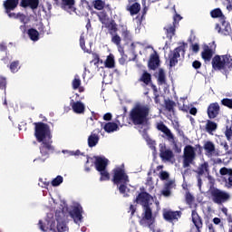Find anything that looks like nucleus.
I'll use <instances>...</instances> for the list:
<instances>
[{
	"label": "nucleus",
	"mask_w": 232,
	"mask_h": 232,
	"mask_svg": "<svg viewBox=\"0 0 232 232\" xmlns=\"http://www.w3.org/2000/svg\"><path fill=\"white\" fill-rule=\"evenodd\" d=\"M135 202L140 204L143 209L141 219L140 220V226L149 227V229L154 231L156 218L159 217V212L160 211V203L146 192L140 193Z\"/></svg>",
	"instance_id": "nucleus-1"
},
{
	"label": "nucleus",
	"mask_w": 232,
	"mask_h": 232,
	"mask_svg": "<svg viewBox=\"0 0 232 232\" xmlns=\"http://www.w3.org/2000/svg\"><path fill=\"white\" fill-rule=\"evenodd\" d=\"M61 206L60 209H56L55 212V218H53V214H47V218L45 219V222L43 225V221H39V226L41 231L44 232H66L68 231V227L64 224L63 221V218L64 217V211L68 210V207H66L65 203L57 204L54 203V211L56 208H59Z\"/></svg>",
	"instance_id": "nucleus-2"
},
{
	"label": "nucleus",
	"mask_w": 232,
	"mask_h": 232,
	"mask_svg": "<svg viewBox=\"0 0 232 232\" xmlns=\"http://www.w3.org/2000/svg\"><path fill=\"white\" fill-rule=\"evenodd\" d=\"M34 137H36L38 142H42L40 146V153L45 157V159H48V155L53 151L50 127L43 122L34 123Z\"/></svg>",
	"instance_id": "nucleus-3"
},
{
	"label": "nucleus",
	"mask_w": 232,
	"mask_h": 232,
	"mask_svg": "<svg viewBox=\"0 0 232 232\" xmlns=\"http://www.w3.org/2000/svg\"><path fill=\"white\" fill-rule=\"evenodd\" d=\"M150 115V105L138 102L130 112V119L136 126L148 121Z\"/></svg>",
	"instance_id": "nucleus-4"
},
{
	"label": "nucleus",
	"mask_w": 232,
	"mask_h": 232,
	"mask_svg": "<svg viewBox=\"0 0 232 232\" xmlns=\"http://www.w3.org/2000/svg\"><path fill=\"white\" fill-rule=\"evenodd\" d=\"M113 173V183L116 184L120 193L123 197H128V193H130V188H128V184H130L128 174L121 168L114 169Z\"/></svg>",
	"instance_id": "nucleus-5"
},
{
	"label": "nucleus",
	"mask_w": 232,
	"mask_h": 232,
	"mask_svg": "<svg viewBox=\"0 0 232 232\" xmlns=\"http://www.w3.org/2000/svg\"><path fill=\"white\" fill-rule=\"evenodd\" d=\"M202 151V147L200 145H186L183 149V156H182V164L183 168H189L195 160L197 159V155Z\"/></svg>",
	"instance_id": "nucleus-6"
},
{
	"label": "nucleus",
	"mask_w": 232,
	"mask_h": 232,
	"mask_svg": "<svg viewBox=\"0 0 232 232\" xmlns=\"http://www.w3.org/2000/svg\"><path fill=\"white\" fill-rule=\"evenodd\" d=\"M210 198L212 202H214V204L222 206V204H226V202H229V200L231 199V194L222 189L212 188L210 190Z\"/></svg>",
	"instance_id": "nucleus-7"
},
{
	"label": "nucleus",
	"mask_w": 232,
	"mask_h": 232,
	"mask_svg": "<svg viewBox=\"0 0 232 232\" xmlns=\"http://www.w3.org/2000/svg\"><path fill=\"white\" fill-rule=\"evenodd\" d=\"M94 159L95 168L101 174L100 180H110V173H108V170H106V167L108 166V159L104 157H94Z\"/></svg>",
	"instance_id": "nucleus-8"
},
{
	"label": "nucleus",
	"mask_w": 232,
	"mask_h": 232,
	"mask_svg": "<svg viewBox=\"0 0 232 232\" xmlns=\"http://www.w3.org/2000/svg\"><path fill=\"white\" fill-rule=\"evenodd\" d=\"M232 58L229 55H217L212 60V67L214 70H222V68H231Z\"/></svg>",
	"instance_id": "nucleus-9"
},
{
	"label": "nucleus",
	"mask_w": 232,
	"mask_h": 232,
	"mask_svg": "<svg viewBox=\"0 0 232 232\" xmlns=\"http://www.w3.org/2000/svg\"><path fill=\"white\" fill-rule=\"evenodd\" d=\"M96 15L98 16L99 21L105 26V28L110 30L111 34V32H117V25H115L114 23H110V18L108 17L106 12H98L96 13Z\"/></svg>",
	"instance_id": "nucleus-10"
},
{
	"label": "nucleus",
	"mask_w": 232,
	"mask_h": 232,
	"mask_svg": "<svg viewBox=\"0 0 232 232\" xmlns=\"http://www.w3.org/2000/svg\"><path fill=\"white\" fill-rule=\"evenodd\" d=\"M184 53H186L185 44H181L174 49V51L171 52L169 56L170 66H175L177 63H179V57H180V55H184Z\"/></svg>",
	"instance_id": "nucleus-11"
},
{
	"label": "nucleus",
	"mask_w": 232,
	"mask_h": 232,
	"mask_svg": "<svg viewBox=\"0 0 232 232\" xmlns=\"http://www.w3.org/2000/svg\"><path fill=\"white\" fill-rule=\"evenodd\" d=\"M198 173V186L199 189L202 188V179L200 177H208L209 175V164L208 162H204L198 168L197 171Z\"/></svg>",
	"instance_id": "nucleus-12"
},
{
	"label": "nucleus",
	"mask_w": 232,
	"mask_h": 232,
	"mask_svg": "<svg viewBox=\"0 0 232 232\" xmlns=\"http://www.w3.org/2000/svg\"><path fill=\"white\" fill-rule=\"evenodd\" d=\"M70 215L75 224L79 226L82 222V207L79 203L74 204Z\"/></svg>",
	"instance_id": "nucleus-13"
},
{
	"label": "nucleus",
	"mask_w": 232,
	"mask_h": 232,
	"mask_svg": "<svg viewBox=\"0 0 232 232\" xmlns=\"http://www.w3.org/2000/svg\"><path fill=\"white\" fill-rule=\"evenodd\" d=\"M181 19H182V16H180V14H176L174 15L173 24H170L164 27V30L166 31L167 37H169V39H171V37H173V35H175V28L177 27L179 21H180Z\"/></svg>",
	"instance_id": "nucleus-14"
},
{
	"label": "nucleus",
	"mask_w": 232,
	"mask_h": 232,
	"mask_svg": "<svg viewBox=\"0 0 232 232\" xmlns=\"http://www.w3.org/2000/svg\"><path fill=\"white\" fill-rule=\"evenodd\" d=\"M160 157L165 162H170L171 159H173V151L171 150L166 148V144L160 143Z\"/></svg>",
	"instance_id": "nucleus-15"
},
{
	"label": "nucleus",
	"mask_w": 232,
	"mask_h": 232,
	"mask_svg": "<svg viewBox=\"0 0 232 232\" xmlns=\"http://www.w3.org/2000/svg\"><path fill=\"white\" fill-rule=\"evenodd\" d=\"M219 172L223 177V180H225L226 188H232V169L224 167L220 169Z\"/></svg>",
	"instance_id": "nucleus-16"
},
{
	"label": "nucleus",
	"mask_w": 232,
	"mask_h": 232,
	"mask_svg": "<svg viewBox=\"0 0 232 232\" xmlns=\"http://www.w3.org/2000/svg\"><path fill=\"white\" fill-rule=\"evenodd\" d=\"M216 30L222 35H231L232 34L231 25L226 21H223L221 25L217 24Z\"/></svg>",
	"instance_id": "nucleus-17"
},
{
	"label": "nucleus",
	"mask_w": 232,
	"mask_h": 232,
	"mask_svg": "<svg viewBox=\"0 0 232 232\" xmlns=\"http://www.w3.org/2000/svg\"><path fill=\"white\" fill-rule=\"evenodd\" d=\"M17 5H19V0H5L4 2V8L5 9V13L9 17L10 14H14L11 12L12 10H15V8H17Z\"/></svg>",
	"instance_id": "nucleus-18"
},
{
	"label": "nucleus",
	"mask_w": 232,
	"mask_h": 232,
	"mask_svg": "<svg viewBox=\"0 0 232 232\" xmlns=\"http://www.w3.org/2000/svg\"><path fill=\"white\" fill-rule=\"evenodd\" d=\"M70 105L72 108V111H74V113H84V110H86V105L79 101L75 102L73 100H71Z\"/></svg>",
	"instance_id": "nucleus-19"
},
{
	"label": "nucleus",
	"mask_w": 232,
	"mask_h": 232,
	"mask_svg": "<svg viewBox=\"0 0 232 232\" xmlns=\"http://www.w3.org/2000/svg\"><path fill=\"white\" fill-rule=\"evenodd\" d=\"M218 111H220V106L218 103H211L208 108V115L209 119H215L218 115Z\"/></svg>",
	"instance_id": "nucleus-20"
},
{
	"label": "nucleus",
	"mask_w": 232,
	"mask_h": 232,
	"mask_svg": "<svg viewBox=\"0 0 232 232\" xmlns=\"http://www.w3.org/2000/svg\"><path fill=\"white\" fill-rule=\"evenodd\" d=\"M63 8L69 14L75 12V0H62Z\"/></svg>",
	"instance_id": "nucleus-21"
},
{
	"label": "nucleus",
	"mask_w": 232,
	"mask_h": 232,
	"mask_svg": "<svg viewBox=\"0 0 232 232\" xmlns=\"http://www.w3.org/2000/svg\"><path fill=\"white\" fill-rule=\"evenodd\" d=\"M163 218H165V220H177L178 218H180V212H179V211L173 212L170 210H164Z\"/></svg>",
	"instance_id": "nucleus-22"
},
{
	"label": "nucleus",
	"mask_w": 232,
	"mask_h": 232,
	"mask_svg": "<svg viewBox=\"0 0 232 232\" xmlns=\"http://www.w3.org/2000/svg\"><path fill=\"white\" fill-rule=\"evenodd\" d=\"M157 129L164 133L169 140H173V133L169 130L163 122L157 123Z\"/></svg>",
	"instance_id": "nucleus-23"
},
{
	"label": "nucleus",
	"mask_w": 232,
	"mask_h": 232,
	"mask_svg": "<svg viewBox=\"0 0 232 232\" xmlns=\"http://www.w3.org/2000/svg\"><path fill=\"white\" fill-rule=\"evenodd\" d=\"M127 10L130 12V15H137L140 12V4L137 2L130 3L127 5Z\"/></svg>",
	"instance_id": "nucleus-24"
},
{
	"label": "nucleus",
	"mask_w": 232,
	"mask_h": 232,
	"mask_svg": "<svg viewBox=\"0 0 232 232\" xmlns=\"http://www.w3.org/2000/svg\"><path fill=\"white\" fill-rule=\"evenodd\" d=\"M20 6H23V8L29 6V8L35 10L39 6V0H22Z\"/></svg>",
	"instance_id": "nucleus-25"
},
{
	"label": "nucleus",
	"mask_w": 232,
	"mask_h": 232,
	"mask_svg": "<svg viewBox=\"0 0 232 232\" xmlns=\"http://www.w3.org/2000/svg\"><path fill=\"white\" fill-rule=\"evenodd\" d=\"M173 188H175V182H167L164 188L161 190V195H163V197H169V195H171V189H173Z\"/></svg>",
	"instance_id": "nucleus-26"
},
{
	"label": "nucleus",
	"mask_w": 232,
	"mask_h": 232,
	"mask_svg": "<svg viewBox=\"0 0 232 232\" xmlns=\"http://www.w3.org/2000/svg\"><path fill=\"white\" fill-rule=\"evenodd\" d=\"M201 56L206 62L211 61V57H213V50L209 49L208 46H205L204 51L201 53Z\"/></svg>",
	"instance_id": "nucleus-27"
},
{
	"label": "nucleus",
	"mask_w": 232,
	"mask_h": 232,
	"mask_svg": "<svg viewBox=\"0 0 232 232\" xmlns=\"http://www.w3.org/2000/svg\"><path fill=\"white\" fill-rule=\"evenodd\" d=\"M97 144H99V135L92 133L88 138V146L89 148H94Z\"/></svg>",
	"instance_id": "nucleus-28"
},
{
	"label": "nucleus",
	"mask_w": 232,
	"mask_h": 232,
	"mask_svg": "<svg viewBox=\"0 0 232 232\" xmlns=\"http://www.w3.org/2000/svg\"><path fill=\"white\" fill-rule=\"evenodd\" d=\"M72 88L73 90H79L80 93H82L84 92V87L81 86V78L78 74L74 76V79L72 80Z\"/></svg>",
	"instance_id": "nucleus-29"
},
{
	"label": "nucleus",
	"mask_w": 232,
	"mask_h": 232,
	"mask_svg": "<svg viewBox=\"0 0 232 232\" xmlns=\"http://www.w3.org/2000/svg\"><path fill=\"white\" fill-rule=\"evenodd\" d=\"M158 67H159V55L152 54L149 61V68H150V70H155Z\"/></svg>",
	"instance_id": "nucleus-30"
},
{
	"label": "nucleus",
	"mask_w": 232,
	"mask_h": 232,
	"mask_svg": "<svg viewBox=\"0 0 232 232\" xmlns=\"http://www.w3.org/2000/svg\"><path fill=\"white\" fill-rule=\"evenodd\" d=\"M104 66L105 68H115V56L112 53L107 56Z\"/></svg>",
	"instance_id": "nucleus-31"
},
{
	"label": "nucleus",
	"mask_w": 232,
	"mask_h": 232,
	"mask_svg": "<svg viewBox=\"0 0 232 232\" xmlns=\"http://www.w3.org/2000/svg\"><path fill=\"white\" fill-rule=\"evenodd\" d=\"M103 129L107 133H113V131H117V130H119V125L114 122H108L103 126Z\"/></svg>",
	"instance_id": "nucleus-32"
},
{
	"label": "nucleus",
	"mask_w": 232,
	"mask_h": 232,
	"mask_svg": "<svg viewBox=\"0 0 232 232\" xmlns=\"http://www.w3.org/2000/svg\"><path fill=\"white\" fill-rule=\"evenodd\" d=\"M204 150L207 151V155L211 157L215 153V144L211 141H208L204 145Z\"/></svg>",
	"instance_id": "nucleus-33"
},
{
	"label": "nucleus",
	"mask_w": 232,
	"mask_h": 232,
	"mask_svg": "<svg viewBox=\"0 0 232 232\" xmlns=\"http://www.w3.org/2000/svg\"><path fill=\"white\" fill-rule=\"evenodd\" d=\"M9 17L13 18V19H19V21H21V23H24V24H26L27 21H26V15L18 13V14H9Z\"/></svg>",
	"instance_id": "nucleus-34"
},
{
	"label": "nucleus",
	"mask_w": 232,
	"mask_h": 232,
	"mask_svg": "<svg viewBox=\"0 0 232 232\" xmlns=\"http://www.w3.org/2000/svg\"><path fill=\"white\" fill-rule=\"evenodd\" d=\"M28 36L31 41H39V32L34 28L28 30Z\"/></svg>",
	"instance_id": "nucleus-35"
},
{
	"label": "nucleus",
	"mask_w": 232,
	"mask_h": 232,
	"mask_svg": "<svg viewBox=\"0 0 232 232\" xmlns=\"http://www.w3.org/2000/svg\"><path fill=\"white\" fill-rule=\"evenodd\" d=\"M179 104V108L181 111L188 113L189 111V106L186 105V98H180Z\"/></svg>",
	"instance_id": "nucleus-36"
},
{
	"label": "nucleus",
	"mask_w": 232,
	"mask_h": 232,
	"mask_svg": "<svg viewBox=\"0 0 232 232\" xmlns=\"http://www.w3.org/2000/svg\"><path fill=\"white\" fill-rule=\"evenodd\" d=\"M206 130L208 133H213L217 130V124L211 121H208L206 124Z\"/></svg>",
	"instance_id": "nucleus-37"
},
{
	"label": "nucleus",
	"mask_w": 232,
	"mask_h": 232,
	"mask_svg": "<svg viewBox=\"0 0 232 232\" xmlns=\"http://www.w3.org/2000/svg\"><path fill=\"white\" fill-rule=\"evenodd\" d=\"M85 44L86 43L84 42V36L83 34H82L80 37V46L82 50H83V52H85L86 53H90L92 52V49L86 48Z\"/></svg>",
	"instance_id": "nucleus-38"
},
{
	"label": "nucleus",
	"mask_w": 232,
	"mask_h": 232,
	"mask_svg": "<svg viewBox=\"0 0 232 232\" xmlns=\"http://www.w3.org/2000/svg\"><path fill=\"white\" fill-rule=\"evenodd\" d=\"M62 153H63V155H66L67 157H73V156L77 157L81 155V150L73 151V150H62Z\"/></svg>",
	"instance_id": "nucleus-39"
},
{
	"label": "nucleus",
	"mask_w": 232,
	"mask_h": 232,
	"mask_svg": "<svg viewBox=\"0 0 232 232\" xmlns=\"http://www.w3.org/2000/svg\"><path fill=\"white\" fill-rule=\"evenodd\" d=\"M92 5L96 10H102L106 4L102 0H94Z\"/></svg>",
	"instance_id": "nucleus-40"
},
{
	"label": "nucleus",
	"mask_w": 232,
	"mask_h": 232,
	"mask_svg": "<svg viewBox=\"0 0 232 232\" xmlns=\"http://www.w3.org/2000/svg\"><path fill=\"white\" fill-rule=\"evenodd\" d=\"M221 146H223V148L226 151L227 159L231 160V159H232V150H229V145H227V142H223V143H221Z\"/></svg>",
	"instance_id": "nucleus-41"
},
{
	"label": "nucleus",
	"mask_w": 232,
	"mask_h": 232,
	"mask_svg": "<svg viewBox=\"0 0 232 232\" xmlns=\"http://www.w3.org/2000/svg\"><path fill=\"white\" fill-rule=\"evenodd\" d=\"M158 82L159 84H166V74L163 70H160L159 72Z\"/></svg>",
	"instance_id": "nucleus-42"
},
{
	"label": "nucleus",
	"mask_w": 232,
	"mask_h": 232,
	"mask_svg": "<svg viewBox=\"0 0 232 232\" xmlns=\"http://www.w3.org/2000/svg\"><path fill=\"white\" fill-rule=\"evenodd\" d=\"M140 81H142L144 84H150V82H151V74L144 72L140 78Z\"/></svg>",
	"instance_id": "nucleus-43"
},
{
	"label": "nucleus",
	"mask_w": 232,
	"mask_h": 232,
	"mask_svg": "<svg viewBox=\"0 0 232 232\" xmlns=\"http://www.w3.org/2000/svg\"><path fill=\"white\" fill-rule=\"evenodd\" d=\"M165 108L168 110V111H172L173 108H175V102L171 100H166Z\"/></svg>",
	"instance_id": "nucleus-44"
},
{
	"label": "nucleus",
	"mask_w": 232,
	"mask_h": 232,
	"mask_svg": "<svg viewBox=\"0 0 232 232\" xmlns=\"http://www.w3.org/2000/svg\"><path fill=\"white\" fill-rule=\"evenodd\" d=\"M140 48H144V44L140 42H133L130 44V50L135 52V50H140Z\"/></svg>",
	"instance_id": "nucleus-45"
},
{
	"label": "nucleus",
	"mask_w": 232,
	"mask_h": 232,
	"mask_svg": "<svg viewBox=\"0 0 232 232\" xmlns=\"http://www.w3.org/2000/svg\"><path fill=\"white\" fill-rule=\"evenodd\" d=\"M63 179L62 176H57L55 179L52 180V186L53 187L61 186V184H63Z\"/></svg>",
	"instance_id": "nucleus-46"
},
{
	"label": "nucleus",
	"mask_w": 232,
	"mask_h": 232,
	"mask_svg": "<svg viewBox=\"0 0 232 232\" xmlns=\"http://www.w3.org/2000/svg\"><path fill=\"white\" fill-rule=\"evenodd\" d=\"M121 35H122V37H124V39H130V37H131V34L128 30V27H126V26L122 27Z\"/></svg>",
	"instance_id": "nucleus-47"
},
{
	"label": "nucleus",
	"mask_w": 232,
	"mask_h": 232,
	"mask_svg": "<svg viewBox=\"0 0 232 232\" xmlns=\"http://www.w3.org/2000/svg\"><path fill=\"white\" fill-rule=\"evenodd\" d=\"M225 135L227 140H232V124L230 126H227Z\"/></svg>",
	"instance_id": "nucleus-48"
},
{
	"label": "nucleus",
	"mask_w": 232,
	"mask_h": 232,
	"mask_svg": "<svg viewBox=\"0 0 232 232\" xmlns=\"http://www.w3.org/2000/svg\"><path fill=\"white\" fill-rule=\"evenodd\" d=\"M10 70L13 73H15V72H18L19 70V62L16 61V62H13L11 64H10Z\"/></svg>",
	"instance_id": "nucleus-49"
},
{
	"label": "nucleus",
	"mask_w": 232,
	"mask_h": 232,
	"mask_svg": "<svg viewBox=\"0 0 232 232\" xmlns=\"http://www.w3.org/2000/svg\"><path fill=\"white\" fill-rule=\"evenodd\" d=\"M93 60L91 62V64H94V66H97V64L101 63L102 64V60L99 58V54H92Z\"/></svg>",
	"instance_id": "nucleus-50"
},
{
	"label": "nucleus",
	"mask_w": 232,
	"mask_h": 232,
	"mask_svg": "<svg viewBox=\"0 0 232 232\" xmlns=\"http://www.w3.org/2000/svg\"><path fill=\"white\" fill-rule=\"evenodd\" d=\"M221 104L227 106V108L232 109V99L225 98L221 101Z\"/></svg>",
	"instance_id": "nucleus-51"
},
{
	"label": "nucleus",
	"mask_w": 232,
	"mask_h": 232,
	"mask_svg": "<svg viewBox=\"0 0 232 232\" xmlns=\"http://www.w3.org/2000/svg\"><path fill=\"white\" fill-rule=\"evenodd\" d=\"M145 140L147 143L150 145V149L153 150L154 152L157 151V150L155 149V141L150 139V137L148 136L145 137Z\"/></svg>",
	"instance_id": "nucleus-52"
},
{
	"label": "nucleus",
	"mask_w": 232,
	"mask_h": 232,
	"mask_svg": "<svg viewBox=\"0 0 232 232\" xmlns=\"http://www.w3.org/2000/svg\"><path fill=\"white\" fill-rule=\"evenodd\" d=\"M211 17H222V11L220 9H214L211 11Z\"/></svg>",
	"instance_id": "nucleus-53"
},
{
	"label": "nucleus",
	"mask_w": 232,
	"mask_h": 232,
	"mask_svg": "<svg viewBox=\"0 0 232 232\" xmlns=\"http://www.w3.org/2000/svg\"><path fill=\"white\" fill-rule=\"evenodd\" d=\"M121 36H119V34H115L111 37V43H113L114 44H116V46H119L121 44Z\"/></svg>",
	"instance_id": "nucleus-54"
},
{
	"label": "nucleus",
	"mask_w": 232,
	"mask_h": 232,
	"mask_svg": "<svg viewBox=\"0 0 232 232\" xmlns=\"http://www.w3.org/2000/svg\"><path fill=\"white\" fill-rule=\"evenodd\" d=\"M0 89L5 90L6 89V78L0 76Z\"/></svg>",
	"instance_id": "nucleus-55"
},
{
	"label": "nucleus",
	"mask_w": 232,
	"mask_h": 232,
	"mask_svg": "<svg viewBox=\"0 0 232 232\" xmlns=\"http://www.w3.org/2000/svg\"><path fill=\"white\" fill-rule=\"evenodd\" d=\"M190 48L194 53H198V51L200 50V45H198V44L195 43V44H191Z\"/></svg>",
	"instance_id": "nucleus-56"
},
{
	"label": "nucleus",
	"mask_w": 232,
	"mask_h": 232,
	"mask_svg": "<svg viewBox=\"0 0 232 232\" xmlns=\"http://www.w3.org/2000/svg\"><path fill=\"white\" fill-rule=\"evenodd\" d=\"M186 202L188 205H190L193 202V196L189 192L186 193Z\"/></svg>",
	"instance_id": "nucleus-57"
},
{
	"label": "nucleus",
	"mask_w": 232,
	"mask_h": 232,
	"mask_svg": "<svg viewBox=\"0 0 232 232\" xmlns=\"http://www.w3.org/2000/svg\"><path fill=\"white\" fill-rule=\"evenodd\" d=\"M169 174L168 172H166V171H161L160 173V179L161 180H166V179H169Z\"/></svg>",
	"instance_id": "nucleus-58"
},
{
	"label": "nucleus",
	"mask_w": 232,
	"mask_h": 232,
	"mask_svg": "<svg viewBox=\"0 0 232 232\" xmlns=\"http://www.w3.org/2000/svg\"><path fill=\"white\" fill-rule=\"evenodd\" d=\"M122 121H124V115H120L116 119V122H118V124H120V126L124 124V123H122Z\"/></svg>",
	"instance_id": "nucleus-59"
},
{
	"label": "nucleus",
	"mask_w": 232,
	"mask_h": 232,
	"mask_svg": "<svg viewBox=\"0 0 232 232\" xmlns=\"http://www.w3.org/2000/svg\"><path fill=\"white\" fill-rule=\"evenodd\" d=\"M192 66L196 70H198V68H200V66H202V63H200V62H198V61H195V62H193Z\"/></svg>",
	"instance_id": "nucleus-60"
},
{
	"label": "nucleus",
	"mask_w": 232,
	"mask_h": 232,
	"mask_svg": "<svg viewBox=\"0 0 232 232\" xmlns=\"http://www.w3.org/2000/svg\"><path fill=\"white\" fill-rule=\"evenodd\" d=\"M103 120L104 121H111V113L107 112L106 114H104Z\"/></svg>",
	"instance_id": "nucleus-61"
},
{
	"label": "nucleus",
	"mask_w": 232,
	"mask_h": 232,
	"mask_svg": "<svg viewBox=\"0 0 232 232\" xmlns=\"http://www.w3.org/2000/svg\"><path fill=\"white\" fill-rule=\"evenodd\" d=\"M147 3H151V0H142V6H144V12L148 10V7H146Z\"/></svg>",
	"instance_id": "nucleus-62"
},
{
	"label": "nucleus",
	"mask_w": 232,
	"mask_h": 232,
	"mask_svg": "<svg viewBox=\"0 0 232 232\" xmlns=\"http://www.w3.org/2000/svg\"><path fill=\"white\" fill-rule=\"evenodd\" d=\"M190 115H197V108L192 107L188 110Z\"/></svg>",
	"instance_id": "nucleus-63"
},
{
	"label": "nucleus",
	"mask_w": 232,
	"mask_h": 232,
	"mask_svg": "<svg viewBox=\"0 0 232 232\" xmlns=\"http://www.w3.org/2000/svg\"><path fill=\"white\" fill-rule=\"evenodd\" d=\"M222 220L219 218H213V223L216 224V226H218Z\"/></svg>",
	"instance_id": "nucleus-64"
}]
</instances>
